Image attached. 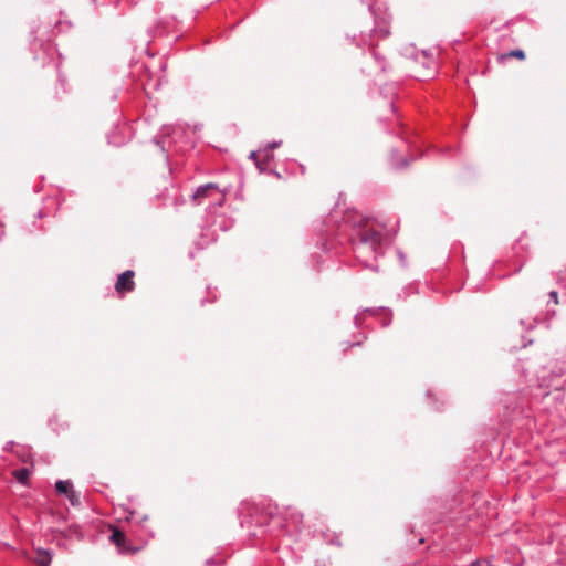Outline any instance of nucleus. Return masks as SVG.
I'll return each instance as SVG.
<instances>
[{
	"instance_id": "6e6552de",
	"label": "nucleus",
	"mask_w": 566,
	"mask_h": 566,
	"mask_svg": "<svg viewBox=\"0 0 566 566\" xmlns=\"http://www.w3.org/2000/svg\"><path fill=\"white\" fill-rule=\"evenodd\" d=\"M55 489L61 494H69L72 489V484L69 481L60 480L55 483Z\"/></svg>"
},
{
	"instance_id": "1a4fd4ad",
	"label": "nucleus",
	"mask_w": 566,
	"mask_h": 566,
	"mask_svg": "<svg viewBox=\"0 0 566 566\" xmlns=\"http://www.w3.org/2000/svg\"><path fill=\"white\" fill-rule=\"evenodd\" d=\"M66 496L72 505H74V506L80 505V497L73 489H71V491L69 492V494H66Z\"/></svg>"
},
{
	"instance_id": "0eeeda50",
	"label": "nucleus",
	"mask_w": 566,
	"mask_h": 566,
	"mask_svg": "<svg viewBox=\"0 0 566 566\" xmlns=\"http://www.w3.org/2000/svg\"><path fill=\"white\" fill-rule=\"evenodd\" d=\"M509 57H514V59H518V60H525L526 55H525V52L523 50H512L505 54H501L499 56V60L500 61H504L505 59H509Z\"/></svg>"
},
{
	"instance_id": "f03ea898",
	"label": "nucleus",
	"mask_w": 566,
	"mask_h": 566,
	"mask_svg": "<svg viewBox=\"0 0 566 566\" xmlns=\"http://www.w3.org/2000/svg\"><path fill=\"white\" fill-rule=\"evenodd\" d=\"M111 542L124 554H135L138 549L127 543L126 535L117 527L112 526Z\"/></svg>"
},
{
	"instance_id": "7ed1b4c3",
	"label": "nucleus",
	"mask_w": 566,
	"mask_h": 566,
	"mask_svg": "<svg viewBox=\"0 0 566 566\" xmlns=\"http://www.w3.org/2000/svg\"><path fill=\"white\" fill-rule=\"evenodd\" d=\"M135 272L132 270H127L118 275L117 281L115 283V291L118 294H125L128 292H133L135 289Z\"/></svg>"
},
{
	"instance_id": "f257e3e1",
	"label": "nucleus",
	"mask_w": 566,
	"mask_h": 566,
	"mask_svg": "<svg viewBox=\"0 0 566 566\" xmlns=\"http://www.w3.org/2000/svg\"><path fill=\"white\" fill-rule=\"evenodd\" d=\"M358 235L361 243L370 247L373 250H376L381 244V233L374 226L369 224L368 221L364 222L359 228Z\"/></svg>"
},
{
	"instance_id": "9b49d317",
	"label": "nucleus",
	"mask_w": 566,
	"mask_h": 566,
	"mask_svg": "<svg viewBox=\"0 0 566 566\" xmlns=\"http://www.w3.org/2000/svg\"><path fill=\"white\" fill-rule=\"evenodd\" d=\"M551 297L554 298L555 303L557 304L558 303V300H557V292L553 291L549 293Z\"/></svg>"
},
{
	"instance_id": "20e7f679",
	"label": "nucleus",
	"mask_w": 566,
	"mask_h": 566,
	"mask_svg": "<svg viewBox=\"0 0 566 566\" xmlns=\"http://www.w3.org/2000/svg\"><path fill=\"white\" fill-rule=\"evenodd\" d=\"M52 560L50 553L45 549H38L34 562L38 566H49Z\"/></svg>"
},
{
	"instance_id": "423d86ee",
	"label": "nucleus",
	"mask_w": 566,
	"mask_h": 566,
	"mask_svg": "<svg viewBox=\"0 0 566 566\" xmlns=\"http://www.w3.org/2000/svg\"><path fill=\"white\" fill-rule=\"evenodd\" d=\"M216 189V186L213 184H207L200 188H198V190L195 192L193 195V199L195 200H198L200 198H205L208 196V193L212 190Z\"/></svg>"
},
{
	"instance_id": "39448f33",
	"label": "nucleus",
	"mask_w": 566,
	"mask_h": 566,
	"mask_svg": "<svg viewBox=\"0 0 566 566\" xmlns=\"http://www.w3.org/2000/svg\"><path fill=\"white\" fill-rule=\"evenodd\" d=\"M12 475L22 484L27 485L29 482L30 470L27 468H22L19 470H14Z\"/></svg>"
},
{
	"instance_id": "9d476101",
	"label": "nucleus",
	"mask_w": 566,
	"mask_h": 566,
	"mask_svg": "<svg viewBox=\"0 0 566 566\" xmlns=\"http://www.w3.org/2000/svg\"><path fill=\"white\" fill-rule=\"evenodd\" d=\"M250 158L255 160L256 166H258V167H259V169L262 171V170H263V167L261 166V164H260V163L258 161V159H256V153L252 151V153L250 154Z\"/></svg>"
}]
</instances>
